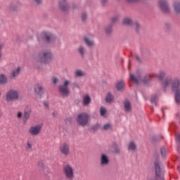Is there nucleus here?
<instances>
[{"mask_svg": "<svg viewBox=\"0 0 180 180\" xmlns=\"http://www.w3.org/2000/svg\"><path fill=\"white\" fill-rule=\"evenodd\" d=\"M20 71H22V68L20 66H18L14 68L10 73L9 78L13 79L16 78V77H19L20 75Z\"/></svg>", "mask_w": 180, "mask_h": 180, "instance_id": "obj_9", "label": "nucleus"}, {"mask_svg": "<svg viewBox=\"0 0 180 180\" xmlns=\"http://www.w3.org/2000/svg\"><path fill=\"white\" fill-rule=\"evenodd\" d=\"M105 101L108 103H112V102H113V96L110 94V93H108L107 94Z\"/></svg>", "mask_w": 180, "mask_h": 180, "instance_id": "obj_24", "label": "nucleus"}, {"mask_svg": "<svg viewBox=\"0 0 180 180\" xmlns=\"http://www.w3.org/2000/svg\"><path fill=\"white\" fill-rule=\"evenodd\" d=\"M5 99L8 103L17 101L19 99V93L16 91H8L5 96Z\"/></svg>", "mask_w": 180, "mask_h": 180, "instance_id": "obj_3", "label": "nucleus"}, {"mask_svg": "<svg viewBox=\"0 0 180 180\" xmlns=\"http://www.w3.org/2000/svg\"><path fill=\"white\" fill-rule=\"evenodd\" d=\"M30 113H32V109L27 107L24 111L23 122H27V120L30 117Z\"/></svg>", "mask_w": 180, "mask_h": 180, "instance_id": "obj_13", "label": "nucleus"}, {"mask_svg": "<svg viewBox=\"0 0 180 180\" xmlns=\"http://www.w3.org/2000/svg\"><path fill=\"white\" fill-rule=\"evenodd\" d=\"M127 2H136L137 0H127Z\"/></svg>", "mask_w": 180, "mask_h": 180, "instance_id": "obj_47", "label": "nucleus"}, {"mask_svg": "<svg viewBox=\"0 0 180 180\" xmlns=\"http://www.w3.org/2000/svg\"><path fill=\"white\" fill-rule=\"evenodd\" d=\"M103 130H110L112 129V125L110 124H105L103 127Z\"/></svg>", "mask_w": 180, "mask_h": 180, "instance_id": "obj_33", "label": "nucleus"}, {"mask_svg": "<svg viewBox=\"0 0 180 180\" xmlns=\"http://www.w3.org/2000/svg\"><path fill=\"white\" fill-rule=\"evenodd\" d=\"M107 0H101L102 4H105V2H106Z\"/></svg>", "mask_w": 180, "mask_h": 180, "instance_id": "obj_50", "label": "nucleus"}, {"mask_svg": "<svg viewBox=\"0 0 180 180\" xmlns=\"http://www.w3.org/2000/svg\"><path fill=\"white\" fill-rule=\"evenodd\" d=\"M115 153H120V149L115 148Z\"/></svg>", "mask_w": 180, "mask_h": 180, "instance_id": "obj_48", "label": "nucleus"}, {"mask_svg": "<svg viewBox=\"0 0 180 180\" xmlns=\"http://www.w3.org/2000/svg\"><path fill=\"white\" fill-rule=\"evenodd\" d=\"M41 129H43V124H39L37 125L32 126L30 127L28 130V133L31 136H38L40 134V132L41 131Z\"/></svg>", "mask_w": 180, "mask_h": 180, "instance_id": "obj_5", "label": "nucleus"}, {"mask_svg": "<svg viewBox=\"0 0 180 180\" xmlns=\"http://www.w3.org/2000/svg\"><path fill=\"white\" fill-rule=\"evenodd\" d=\"M59 5L62 11H67V9H68V5H67V3H65V1L60 2Z\"/></svg>", "mask_w": 180, "mask_h": 180, "instance_id": "obj_25", "label": "nucleus"}, {"mask_svg": "<svg viewBox=\"0 0 180 180\" xmlns=\"http://www.w3.org/2000/svg\"><path fill=\"white\" fill-rule=\"evenodd\" d=\"M84 42L86 43V46H88V47H93L94 43V41L91 40L89 38L85 37L84 38Z\"/></svg>", "mask_w": 180, "mask_h": 180, "instance_id": "obj_21", "label": "nucleus"}, {"mask_svg": "<svg viewBox=\"0 0 180 180\" xmlns=\"http://www.w3.org/2000/svg\"><path fill=\"white\" fill-rule=\"evenodd\" d=\"M159 6L165 13H168L169 12V6H168V4L165 0H160L159 1Z\"/></svg>", "mask_w": 180, "mask_h": 180, "instance_id": "obj_10", "label": "nucleus"}, {"mask_svg": "<svg viewBox=\"0 0 180 180\" xmlns=\"http://www.w3.org/2000/svg\"><path fill=\"white\" fill-rule=\"evenodd\" d=\"M44 106H45L46 108H49V103L44 102Z\"/></svg>", "mask_w": 180, "mask_h": 180, "instance_id": "obj_46", "label": "nucleus"}, {"mask_svg": "<svg viewBox=\"0 0 180 180\" xmlns=\"http://www.w3.org/2000/svg\"><path fill=\"white\" fill-rule=\"evenodd\" d=\"M59 94L60 95V96L65 98V96H68L70 95V91H60Z\"/></svg>", "mask_w": 180, "mask_h": 180, "instance_id": "obj_28", "label": "nucleus"}, {"mask_svg": "<svg viewBox=\"0 0 180 180\" xmlns=\"http://www.w3.org/2000/svg\"><path fill=\"white\" fill-rule=\"evenodd\" d=\"M172 79H166L162 83V88L163 89H165V88H168L169 85L171 84Z\"/></svg>", "mask_w": 180, "mask_h": 180, "instance_id": "obj_20", "label": "nucleus"}, {"mask_svg": "<svg viewBox=\"0 0 180 180\" xmlns=\"http://www.w3.org/2000/svg\"><path fill=\"white\" fill-rule=\"evenodd\" d=\"M0 50H2V45L0 44Z\"/></svg>", "mask_w": 180, "mask_h": 180, "instance_id": "obj_52", "label": "nucleus"}, {"mask_svg": "<svg viewBox=\"0 0 180 180\" xmlns=\"http://www.w3.org/2000/svg\"><path fill=\"white\" fill-rule=\"evenodd\" d=\"M34 89L35 91H43V89H44V87H43L41 84L37 83L34 85Z\"/></svg>", "mask_w": 180, "mask_h": 180, "instance_id": "obj_26", "label": "nucleus"}, {"mask_svg": "<svg viewBox=\"0 0 180 180\" xmlns=\"http://www.w3.org/2000/svg\"><path fill=\"white\" fill-rule=\"evenodd\" d=\"M77 120L80 126H86L88 122H89V115L86 113H80L78 115Z\"/></svg>", "mask_w": 180, "mask_h": 180, "instance_id": "obj_4", "label": "nucleus"}, {"mask_svg": "<svg viewBox=\"0 0 180 180\" xmlns=\"http://www.w3.org/2000/svg\"><path fill=\"white\" fill-rule=\"evenodd\" d=\"M105 32L108 34H109L110 33H112V27H109L106 28Z\"/></svg>", "mask_w": 180, "mask_h": 180, "instance_id": "obj_38", "label": "nucleus"}, {"mask_svg": "<svg viewBox=\"0 0 180 180\" xmlns=\"http://www.w3.org/2000/svg\"><path fill=\"white\" fill-rule=\"evenodd\" d=\"M123 23L127 26H130V25H132V27L136 30V32H139L140 30V24H139L137 22H133L130 18L124 19Z\"/></svg>", "mask_w": 180, "mask_h": 180, "instance_id": "obj_7", "label": "nucleus"}, {"mask_svg": "<svg viewBox=\"0 0 180 180\" xmlns=\"http://www.w3.org/2000/svg\"><path fill=\"white\" fill-rule=\"evenodd\" d=\"M82 19L83 22H85V20H86V13L82 14Z\"/></svg>", "mask_w": 180, "mask_h": 180, "instance_id": "obj_39", "label": "nucleus"}, {"mask_svg": "<svg viewBox=\"0 0 180 180\" xmlns=\"http://www.w3.org/2000/svg\"><path fill=\"white\" fill-rule=\"evenodd\" d=\"M52 115H53V117H56V116H57V114L56 112H53Z\"/></svg>", "mask_w": 180, "mask_h": 180, "instance_id": "obj_49", "label": "nucleus"}, {"mask_svg": "<svg viewBox=\"0 0 180 180\" xmlns=\"http://www.w3.org/2000/svg\"><path fill=\"white\" fill-rule=\"evenodd\" d=\"M123 103L124 111L127 112H131V103L129 100H125Z\"/></svg>", "mask_w": 180, "mask_h": 180, "instance_id": "obj_14", "label": "nucleus"}, {"mask_svg": "<svg viewBox=\"0 0 180 180\" xmlns=\"http://www.w3.org/2000/svg\"><path fill=\"white\" fill-rule=\"evenodd\" d=\"M100 113H101V116H105V115L106 113V108L104 107H101L100 108Z\"/></svg>", "mask_w": 180, "mask_h": 180, "instance_id": "obj_35", "label": "nucleus"}, {"mask_svg": "<svg viewBox=\"0 0 180 180\" xmlns=\"http://www.w3.org/2000/svg\"><path fill=\"white\" fill-rule=\"evenodd\" d=\"M176 141H180V134L176 135Z\"/></svg>", "mask_w": 180, "mask_h": 180, "instance_id": "obj_43", "label": "nucleus"}, {"mask_svg": "<svg viewBox=\"0 0 180 180\" xmlns=\"http://www.w3.org/2000/svg\"><path fill=\"white\" fill-rule=\"evenodd\" d=\"M117 17H114L112 18V22H116V20H117Z\"/></svg>", "mask_w": 180, "mask_h": 180, "instance_id": "obj_45", "label": "nucleus"}, {"mask_svg": "<svg viewBox=\"0 0 180 180\" xmlns=\"http://www.w3.org/2000/svg\"><path fill=\"white\" fill-rule=\"evenodd\" d=\"M156 77V78H158L160 81H162L164 79V77H165V72L160 71L158 74L155 75L154 73H152L149 75L145 76L141 81V75L140 73H136L135 75H130L131 81H132L134 84H140V82H143L145 85H148V84H150V81H151V78H154Z\"/></svg>", "mask_w": 180, "mask_h": 180, "instance_id": "obj_1", "label": "nucleus"}, {"mask_svg": "<svg viewBox=\"0 0 180 180\" xmlns=\"http://www.w3.org/2000/svg\"><path fill=\"white\" fill-rule=\"evenodd\" d=\"M160 152H161V154L162 155V157H165L167 155V150L165 149V148H162L160 149Z\"/></svg>", "mask_w": 180, "mask_h": 180, "instance_id": "obj_36", "label": "nucleus"}, {"mask_svg": "<svg viewBox=\"0 0 180 180\" xmlns=\"http://www.w3.org/2000/svg\"><path fill=\"white\" fill-rule=\"evenodd\" d=\"M77 50L79 54H81V56H84V54H85V48H84V46H79Z\"/></svg>", "mask_w": 180, "mask_h": 180, "instance_id": "obj_30", "label": "nucleus"}, {"mask_svg": "<svg viewBox=\"0 0 180 180\" xmlns=\"http://www.w3.org/2000/svg\"><path fill=\"white\" fill-rule=\"evenodd\" d=\"M68 85H70V81L65 80L63 86H60V91H67L68 89Z\"/></svg>", "mask_w": 180, "mask_h": 180, "instance_id": "obj_22", "label": "nucleus"}, {"mask_svg": "<svg viewBox=\"0 0 180 180\" xmlns=\"http://www.w3.org/2000/svg\"><path fill=\"white\" fill-rule=\"evenodd\" d=\"M43 37L45 38V40L48 41V43H51V41H53L54 40V37L50 33L44 32Z\"/></svg>", "mask_w": 180, "mask_h": 180, "instance_id": "obj_15", "label": "nucleus"}, {"mask_svg": "<svg viewBox=\"0 0 180 180\" xmlns=\"http://www.w3.org/2000/svg\"><path fill=\"white\" fill-rule=\"evenodd\" d=\"M124 86H126V84L124 83V81L120 80L117 82V84H116L117 89L118 90L124 89Z\"/></svg>", "mask_w": 180, "mask_h": 180, "instance_id": "obj_19", "label": "nucleus"}, {"mask_svg": "<svg viewBox=\"0 0 180 180\" xmlns=\"http://www.w3.org/2000/svg\"><path fill=\"white\" fill-rule=\"evenodd\" d=\"M157 101H158V96L155 94L153 95L150 99L151 103H153L154 105H155V106H157Z\"/></svg>", "mask_w": 180, "mask_h": 180, "instance_id": "obj_27", "label": "nucleus"}, {"mask_svg": "<svg viewBox=\"0 0 180 180\" xmlns=\"http://www.w3.org/2000/svg\"><path fill=\"white\" fill-rule=\"evenodd\" d=\"M128 150L129 151H136L137 150V145L134 141H131L128 144Z\"/></svg>", "mask_w": 180, "mask_h": 180, "instance_id": "obj_18", "label": "nucleus"}, {"mask_svg": "<svg viewBox=\"0 0 180 180\" xmlns=\"http://www.w3.org/2000/svg\"><path fill=\"white\" fill-rule=\"evenodd\" d=\"M8 84V76L6 75L0 73V85H5Z\"/></svg>", "mask_w": 180, "mask_h": 180, "instance_id": "obj_16", "label": "nucleus"}, {"mask_svg": "<svg viewBox=\"0 0 180 180\" xmlns=\"http://www.w3.org/2000/svg\"><path fill=\"white\" fill-rule=\"evenodd\" d=\"M89 103H91V97L89 95L86 94L83 96V105L84 106H87Z\"/></svg>", "mask_w": 180, "mask_h": 180, "instance_id": "obj_17", "label": "nucleus"}, {"mask_svg": "<svg viewBox=\"0 0 180 180\" xmlns=\"http://www.w3.org/2000/svg\"><path fill=\"white\" fill-rule=\"evenodd\" d=\"M39 61L42 64H49L53 60V55L50 51H46L39 54Z\"/></svg>", "mask_w": 180, "mask_h": 180, "instance_id": "obj_2", "label": "nucleus"}, {"mask_svg": "<svg viewBox=\"0 0 180 180\" xmlns=\"http://www.w3.org/2000/svg\"><path fill=\"white\" fill-rule=\"evenodd\" d=\"M73 88H79V86L78 85V84H73Z\"/></svg>", "mask_w": 180, "mask_h": 180, "instance_id": "obj_44", "label": "nucleus"}, {"mask_svg": "<svg viewBox=\"0 0 180 180\" xmlns=\"http://www.w3.org/2000/svg\"><path fill=\"white\" fill-rule=\"evenodd\" d=\"M42 95H44V91H36L37 98H41Z\"/></svg>", "mask_w": 180, "mask_h": 180, "instance_id": "obj_34", "label": "nucleus"}, {"mask_svg": "<svg viewBox=\"0 0 180 180\" xmlns=\"http://www.w3.org/2000/svg\"><path fill=\"white\" fill-rule=\"evenodd\" d=\"M174 11L177 13H179V12H180V3H176L174 4Z\"/></svg>", "mask_w": 180, "mask_h": 180, "instance_id": "obj_31", "label": "nucleus"}, {"mask_svg": "<svg viewBox=\"0 0 180 180\" xmlns=\"http://www.w3.org/2000/svg\"><path fill=\"white\" fill-rule=\"evenodd\" d=\"M63 172L68 179H74V169H72L71 166L68 165L65 166L63 168Z\"/></svg>", "mask_w": 180, "mask_h": 180, "instance_id": "obj_6", "label": "nucleus"}, {"mask_svg": "<svg viewBox=\"0 0 180 180\" xmlns=\"http://www.w3.org/2000/svg\"><path fill=\"white\" fill-rule=\"evenodd\" d=\"M60 151L63 155H70V145L65 142L60 146Z\"/></svg>", "mask_w": 180, "mask_h": 180, "instance_id": "obj_8", "label": "nucleus"}, {"mask_svg": "<svg viewBox=\"0 0 180 180\" xmlns=\"http://www.w3.org/2000/svg\"><path fill=\"white\" fill-rule=\"evenodd\" d=\"M109 164V157L106 154H101V165H108Z\"/></svg>", "mask_w": 180, "mask_h": 180, "instance_id": "obj_12", "label": "nucleus"}, {"mask_svg": "<svg viewBox=\"0 0 180 180\" xmlns=\"http://www.w3.org/2000/svg\"><path fill=\"white\" fill-rule=\"evenodd\" d=\"M51 81L53 85H57V84H58V78L56 77H52Z\"/></svg>", "mask_w": 180, "mask_h": 180, "instance_id": "obj_32", "label": "nucleus"}, {"mask_svg": "<svg viewBox=\"0 0 180 180\" xmlns=\"http://www.w3.org/2000/svg\"><path fill=\"white\" fill-rule=\"evenodd\" d=\"M38 167H39V168L43 169V167H44V164L43 163V162H39L38 163Z\"/></svg>", "mask_w": 180, "mask_h": 180, "instance_id": "obj_40", "label": "nucleus"}, {"mask_svg": "<svg viewBox=\"0 0 180 180\" xmlns=\"http://www.w3.org/2000/svg\"><path fill=\"white\" fill-rule=\"evenodd\" d=\"M17 117H18V119H20V117H22V112H18L17 113Z\"/></svg>", "mask_w": 180, "mask_h": 180, "instance_id": "obj_41", "label": "nucleus"}, {"mask_svg": "<svg viewBox=\"0 0 180 180\" xmlns=\"http://www.w3.org/2000/svg\"><path fill=\"white\" fill-rule=\"evenodd\" d=\"M75 77L77 78L81 77H85V72L82 70H76L74 74Z\"/></svg>", "mask_w": 180, "mask_h": 180, "instance_id": "obj_23", "label": "nucleus"}, {"mask_svg": "<svg viewBox=\"0 0 180 180\" xmlns=\"http://www.w3.org/2000/svg\"><path fill=\"white\" fill-rule=\"evenodd\" d=\"M136 60H138L139 61H140V58L139 56H136Z\"/></svg>", "mask_w": 180, "mask_h": 180, "instance_id": "obj_51", "label": "nucleus"}, {"mask_svg": "<svg viewBox=\"0 0 180 180\" xmlns=\"http://www.w3.org/2000/svg\"><path fill=\"white\" fill-rule=\"evenodd\" d=\"M172 91L180 90V80L179 78H174L171 84Z\"/></svg>", "mask_w": 180, "mask_h": 180, "instance_id": "obj_11", "label": "nucleus"}, {"mask_svg": "<svg viewBox=\"0 0 180 180\" xmlns=\"http://www.w3.org/2000/svg\"><path fill=\"white\" fill-rule=\"evenodd\" d=\"M175 101L177 103L180 102V91H176L175 93Z\"/></svg>", "mask_w": 180, "mask_h": 180, "instance_id": "obj_29", "label": "nucleus"}, {"mask_svg": "<svg viewBox=\"0 0 180 180\" xmlns=\"http://www.w3.org/2000/svg\"><path fill=\"white\" fill-rule=\"evenodd\" d=\"M34 1L37 4V5H40V4H41L42 0H34Z\"/></svg>", "mask_w": 180, "mask_h": 180, "instance_id": "obj_42", "label": "nucleus"}, {"mask_svg": "<svg viewBox=\"0 0 180 180\" xmlns=\"http://www.w3.org/2000/svg\"><path fill=\"white\" fill-rule=\"evenodd\" d=\"M26 150H32V143L30 142H27L25 146Z\"/></svg>", "mask_w": 180, "mask_h": 180, "instance_id": "obj_37", "label": "nucleus"}]
</instances>
